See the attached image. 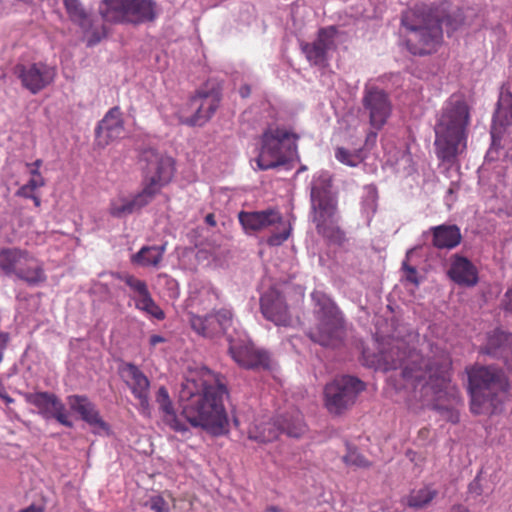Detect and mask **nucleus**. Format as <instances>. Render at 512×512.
I'll list each match as a JSON object with an SVG mask.
<instances>
[{"mask_svg":"<svg viewBox=\"0 0 512 512\" xmlns=\"http://www.w3.org/2000/svg\"><path fill=\"white\" fill-rule=\"evenodd\" d=\"M377 349L372 356L363 352L366 365L383 371L401 368L403 379L415 389L421 386L425 397L431 395L440 400L448 394L450 360L447 354L441 353L436 361H426L415 350H408L406 342L394 338L379 342Z\"/></svg>","mask_w":512,"mask_h":512,"instance_id":"nucleus-1","label":"nucleus"},{"mask_svg":"<svg viewBox=\"0 0 512 512\" xmlns=\"http://www.w3.org/2000/svg\"><path fill=\"white\" fill-rule=\"evenodd\" d=\"M226 394V387L209 370L190 372L179 391L182 414L191 426L215 436L224 435L229 428L223 404Z\"/></svg>","mask_w":512,"mask_h":512,"instance_id":"nucleus-2","label":"nucleus"},{"mask_svg":"<svg viewBox=\"0 0 512 512\" xmlns=\"http://www.w3.org/2000/svg\"><path fill=\"white\" fill-rule=\"evenodd\" d=\"M191 329L202 337L212 338L220 333L226 336L231 358L246 369H271L267 352L255 350L247 334L237 326L232 311L222 308L214 314L201 316L193 310L187 312Z\"/></svg>","mask_w":512,"mask_h":512,"instance_id":"nucleus-3","label":"nucleus"},{"mask_svg":"<svg viewBox=\"0 0 512 512\" xmlns=\"http://www.w3.org/2000/svg\"><path fill=\"white\" fill-rule=\"evenodd\" d=\"M469 107L461 95L453 94L437 114L434 127L436 155L443 162L454 163L467 146Z\"/></svg>","mask_w":512,"mask_h":512,"instance_id":"nucleus-4","label":"nucleus"},{"mask_svg":"<svg viewBox=\"0 0 512 512\" xmlns=\"http://www.w3.org/2000/svg\"><path fill=\"white\" fill-rule=\"evenodd\" d=\"M145 163L146 184L143 190L130 198L119 195L111 200L109 212L112 216L123 218L147 205L174 175L173 159L154 148H148L141 154Z\"/></svg>","mask_w":512,"mask_h":512,"instance_id":"nucleus-5","label":"nucleus"},{"mask_svg":"<svg viewBox=\"0 0 512 512\" xmlns=\"http://www.w3.org/2000/svg\"><path fill=\"white\" fill-rule=\"evenodd\" d=\"M468 379L472 413L500 412L508 391L504 373L493 366H478L468 372Z\"/></svg>","mask_w":512,"mask_h":512,"instance_id":"nucleus-6","label":"nucleus"},{"mask_svg":"<svg viewBox=\"0 0 512 512\" xmlns=\"http://www.w3.org/2000/svg\"><path fill=\"white\" fill-rule=\"evenodd\" d=\"M402 25L408 50L414 55L434 52L442 40V29L438 19L421 9L408 10L402 15Z\"/></svg>","mask_w":512,"mask_h":512,"instance_id":"nucleus-7","label":"nucleus"},{"mask_svg":"<svg viewBox=\"0 0 512 512\" xmlns=\"http://www.w3.org/2000/svg\"><path fill=\"white\" fill-rule=\"evenodd\" d=\"M311 207L313 222L320 234L333 239L339 233L336 226V200L331 190V176L326 171L317 172L311 182Z\"/></svg>","mask_w":512,"mask_h":512,"instance_id":"nucleus-8","label":"nucleus"},{"mask_svg":"<svg viewBox=\"0 0 512 512\" xmlns=\"http://www.w3.org/2000/svg\"><path fill=\"white\" fill-rule=\"evenodd\" d=\"M0 272L29 287H39L47 281L44 263L30 251L18 247L0 248Z\"/></svg>","mask_w":512,"mask_h":512,"instance_id":"nucleus-9","label":"nucleus"},{"mask_svg":"<svg viewBox=\"0 0 512 512\" xmlns=\"http://www.w3.org/2000/svg\"><path fill=\"white\" fill-rule=\"evenodd\" d=\"M296 140V136L284 128L266 129L256 158L258 168L267 170L291 161L296 155Z\"/></svg>","mask_w":512,"mask_h":512,"instance_id":"nucleus-10","label":"nucleus"},{"mask_svg":"<svg viewBox=\"0 0 512 512\" xmlns=\"http://www.w3.org/2000/svg\"><path fill=\"white\" fill-rule=\"evenodd\" d=\"M318 325L309 332L312 341L322 346L335 347L342 336V317L332 300L324 293H312Z\"/></svg>","mask_w":512,"mask_h":512,"instance_id":"nucleus-11","label":"nucleus"},{"mask_svg":"<svg viewBox=\"0 0 512 512\" xmlns=\"http://www.w3.org/2000/svg\"><path fill=\"white\" fill-rule=\"evenodd\" d=\"M239 221L246 233L259 232L274 227L277 231L273 232L268 238V244L271 246L281 245L290 235L289 225L275 209L242 211L239 213Z\"/></svg>","mask_w":512,"mask_h":512,"instance_id":"nucleus-12","label":"nucleus"},{"mask_svg":"<svg viewBox=\"0 0 512 512\" xmlns=\"http://www.w3.org/2000/svg\"><path fill=\"white\" fill-rule=\"evenodd\" d=\"M305 431V424L300 412L281 416V421H261L253 424L248 431L249 438L261 443L270 442L285 432L290 437H299Z\"/></svg>","mask_w":512,"mask_h":512,"instance_id":"nucleus-13","label":"nucleus"},{"mask_svg":"<svg viewBox=\"0 0 512 512\" xmlns=\"http://www.w3.org/2000/svg\"><path fill=\"white\" fill-rule=\"evenodd\" d=\"M364 383L353 376H341L327 384L324 390L325 405L331 413L339 414L352 405Z\"/></svg>","mask_w":512,"mask_h":512,"instance_id":"nucleus-14","label":"nucleus"},{"mask_svg":"<svg viewBox=\"0 0 512 512\" xmlns=\"http://www.w3.org/2000/svg\"><path fill=\"white\" fill-rule=\"evenodd\" d=\"M25 400L35 406L38 412L46 419L55 418L66 427H73L69 414L62 401L54 394L48 392L26 393Z\"/></svg>","mask_w":512,"mask_h":512,"instance_id":"nucleus-15","label":"nucleus"},{"mask_svg":"<svg viewBox=\"0 0 512 512\" xmlns=\"http://www.w3.org/2000/svg\"><path fill=\"white\" fill-rule=\"evenodd\" d=\"M15 73L22 85L33 94L51 84L56 75L55 69L45 63L17 65Z\"/></svg>","mask_w":512,"mask_h":512,"instance_id":"nucleus-16","label":"nucleus"},{"mask_svg":"<svg viewBox=\"0 0 512 512\" xmlns=\"http://www.w3.org/2000/svg\"><path fill=\"white\" fill-rule=\"evenodd\" d=\"M122 376L131 393L138 400L139 412L144 416H150V381L147 376L131 363L126 364L122 368Z\"/></svg>","mask_w":512,"mask_h":512,"instance_id":"nucleus-17","label":"nucleus"},{"mask_svg":"<svg viewBox=\"0 0 512 512\" xmlns=\"http://www.w3.org/2000/svg\"><path fill=\"white\" fill-rule=\"evenodd\" d=\"M220 102L219 89L212 88L210 90H200L191 98L190 105L195 109V113L191 117H181L183 123L189 125H203L215 113Z\"/></svg>","mask_w":512,"mask_h":512,"instance_id":"nucleus-18","label":"nucleus"},{"mask_svg":"<svg viewBox=\"0 0 512 512\" xmlns=\"http://www.w3.org/2000/svg\"><path fill=\"white\" fill-rule=\"evenodd\" d=\"M263 316L277 326H289L291 316L284 298L275 288L266 291L260 298Z\"/></svg>","mask_w":512,"mask_h":512,"instance_id":"nucleus-19","label":"nucleus"},{"mask_svg":"<svg viewBox=\"0 0 512 512\" xmlns=\"http://www.w3.org/2000/svg\"><path fill=\"white\" fill-rule=\"evenodd\" d=\"M364 105L369 110L371 126L380 129L386 123L391 112V105L386 93L376 87L366 88Z\"/></svg>","mask_w":512,"mask_h":512,"instance_id":"nucleus-20","label":"nucleus"},{"mask_svg":"<svg viewBox=\"0 0 512 512\" xmlns=\"http://www.w3.org/2000/svg\"><path fill=\"white\" fill-rule=\"evenodd\" d=\"M335 35L334 27L324 28L319 31L313 43L302 45L307 60L314 65H324L327 61V53L335 47Z\"/></svg>","mask_w":512,"mask_h":512,"instance_id":"nucleus-21","label":"nucleus"},{"mask_svg":"<svg viewBox=\"0 0 512 512\" xmlns=\"http://www.w3.org/2000/svg\"><path fill=\"white\" fill-rule=\"evenodd\" d=\"M125 129L122 113L118 107L111 108L99 122L96 128V139L99 145L105 146L110 142L124 137Z\"/></svg>","mask_w":512,"mask_h":512,"instance_id":"nucleus-22","label":"nucleus"},{"mask_svg":"<svg viewBox=\"0 0 512 512\" xmlns=\"http://www.w3.org/2000/svg\"><path fill=\"white\" fill-rule=\"evenodd\" d=\"M70 409L78 413L83 421L94 428L97 433L108 432L107 423L101 418L95 405L85 396L71 395L67 397Z\"/></svg>","mask_w":512,"mask_h":512,"instance_id":"nucleus-23","label":"nucleus"},{"mask_svg":"<svg viewBox=\"0 0 512 512\" xmlns=\"http://www.w3.org/2000/svg\"><path fill=\"white\" fill-rule=\"evenodd\" d=\"M482 352L503 358L508 368L512 370V334H506L500 329L487 333Z\"/></svg>","mask_w":512,"mask_h":512,"instance_id":"nucleus-24","label":"nucleus"},{"mask_svg":"<svg viewBox=\"0 0 512 512\" xmlns=\"http://www.w3.org/2000/svg\"><path fill=\"white\" fill-rule=\"evenodd\" d=\"M218 295L216 291L208 284L193 282L190 285L189 296L186 300V309L195 311L206 310L215 304Z\"/></svg>","mask_w":512,"mask_h":512,"instance_id":"nucleus-25","label":"nucleus"},{"mask_svg":"<svg viewBox=\"0 0 512 512\" xmlns=\"http://www.w3.org/2000/svg\"><path fill=\"white\" fill-rule=\"evenodd\" d=\"M512 132V94H501L493 118L491 136L493 143L503 132Z\"/></svg>","mask_w":512,"mask_h":512,"instance_id":"nucleus-26","label":"nucleus"},{"mask_svg":"<svg viewBox=\"0 0 512 512\" xmlns=\"http://www.w3.org/2000/svg\"><path fill=\"white\" fill-rule=\"evenodd\" d=\"M156 402L163 413V421L174 431L185 434L188 427L175 413L167 389L161 386L156 394Z\"/></svg>","mask_w":512,"mask_h":512,"instance_id":"nucleus-27","label":"nucleus"},{"mask_svg":"<svg viewBox=\"0 0 512 512\" xmlns=\"http://www.w3.org/2000/svg\"><path fill=\"white\" fill-rule=\"evenodd\" d=\"M128 23L140 24L153 21L158 9L152 0H126Z\"/></svg>","mask_w":512,"mask_h":512,"instance_id":"nucleus-28","label":"nucleus"},{"mask_svg":"<svg viewBox=\"0 0 512 512\" xmlns=\"http://www.w3.org/2000/svg\"><path fill=\"white\" fill-rule=\"evenodd\" d=\"M449 276L460 285L473 286L477 282L476 268L464 257L454 258L449 269Z\"/></svg>","mask_w":512,"mask_h":512,"instance_id":"nucleus-29","label":"nucleus"},{"mask_svg":"<svg viewBox=\"0 0 512 512\" xmlns=\"http://www.w3.org/2000/svg\"><path fill=\"white\" fill-rule=\"evenodd\" d=\"M166 245L143 246L131 256V263L142 268H158L163 260Z\"/></svg>","mask_w":512,"mask_h":512,"instance_id":"nucleus-30","label":"nucleus"},{"mask_svg":"<svg viewBox=\"0 0 512 512\" xmlns=\"http://www.w3.org/2000/svg\"><path fill=\"white\" fill-rule=\"evenodd\" d=\"M126 0H102L99 13L105 22L128 23Z\"/></svg>","mask_w":512,"mask_h":512,"instance_id":"nucleus-31","label":"nucleus"},{"mask_svg":"<svg viewBox=\"0 0 512 512\" xmlns=\"http://www.w3.org/2000/svg\"><path fill=\"white\" fill-rule=\"evenodd\" d=\"M432 231L433 244L437 248L452 249L460 243L461 233L455 225H440L432 228Z\"/></svg>","mask_w":512,"mask_h":512,"instance_id":"nucleus-32","label":"nucleus"},{"mask_svg":"<svg viewBox=\"0 0 512 512\" xmlns=\"http://www.w3.org/2000/svg\"><path fill=\"white\" fill-rule=\"evenodd\" d=\"M63 3L71 21L79 25L85 33H89L91 29V19L83 8L80 0H63Z\"/></svg>","mask_w":512,"mask_h":512,"instance_id":"nucleus-33","label":"nucleus"},{"mask_svg":"<svg viewBox=\"0 0 512 512\" xmlns=\"http://www.w3.org/2000/svg\"><path fill=\"white\" fill-rule=\"evenodd\" d=\"M135 307L157 320H163L165 318L164 311L153 300L150 292L140 299H137L135 301Z\"/></svg>","mask_w":512,"mask_h":512,"instance_id":"nucleus-34","label":"nucleus"},{"mask_svg":"<svg viewBox=\"0 0 512 512\" xmlns=\"http://www.w3.org/2000/svg\"><path fill=\"white\" fill-rule=\"evenodd\" d=\"M135 307L157 320H163L165 318L164 311L153 300L150 292L140 299H137L135 301Z\"/></svg>","mask_w":512,"mask_h":512,"instance_id":"nucleus-35","label":"nucleus"},{"mask_svg":"<svg viewBox=\"0 0 512 512\" xmlns=\"http://www.w3.org/2000/svg\"><path fill=\"white\" fill-rule=\"evenodd\" d=\"M436 495L437 491L431 486L413 490L408 498V505L414 508H422L430 503Z\"/></svg>","mask_w":512,"mask_h":512,"instance_id":"nucleus-36","label":"nucleus"},{"mask_svg":"<svg viewBox=\"0 0 512 512\" xmlns=\"http://www.w3.org/2000/svg\"><path fill=\"white\" fill-rule=\"evenodd\" d=\"M119 279L124 282L132 291L131 298L134 300V302L137 299H140L141 297L145 296L147 293H149L148 286L145 281L135 277L131 274H121L119 275Z\"/></svg>","mask_w":512,"mask_h":512,"instance_id":"nucleus-37","label":"nucleus"},{"mask_svg":"<svg viewBox=\"0 0 512 512\" xmlns=\"http://www.w3.org/2000/svg\"><path fill=\"white\" fill-rule=\"evenodd\" d=\"M377 190L374 186H366L364 188V194L361 202V210L362 213L367 218V221H370L373 214L377 209Z\"/></svg>","mask_w":512,"mask_h":512,"instance_id":"nucleus-38","label":"nucleus"},{"mask_svg":"<svg viewBox=\"0 0 512 512\" xmlns=\"http://www.w3.org/2000/svg\"><path fill=\"white\" fill-rule=\"evenodd\" d=\"M335 158L350 167H356L362 162L360 151H349L343 147H337L335 150Z\"/></svg>","mask_w":512,"mask_h":512,"instance_id":"nucleus-39","label":"nucleus"},{"mask_svg":"<svg viewBox=\"0 0 512 512\" xmlns=\"http://www.w3.org/2000/svg\"><path fill=\"white\" fill-rule=\"evenodd\" d=\"M154 512H170V505L160 494H152L143 504Z\"/></svg>","mask_w":512,"mask_h":512,"instance_id":"nucleus-40","label":"nucleus"},{"mask_svg":"<svg viewBox=\"0 0 512 512\" xmlns=\"http://www.w3.org/2000/svg\"><path fill=\"white\" fill-rule=\"evenodd\" d=\"M10 337L8 333L0 332V363L4 358V351L6 350ZM0 398H2L7 404L13 402V399L5 392V388L0 381Z\"/></svg>","mask_w":512,"mask_h":512,"instance_id":"nucleus-41","label":"nucleus"},{"mask_svg":"<svg viewBox=\"0 0 512 512\" xmlns=\"http://www.w3.org/2000/svg\"><path fill=\"white\" fill-rule=\"evenodd\" d=\"M343 461L348 466L365 467L368 465L367 460L359 454L356 449H352L349 446L347 447V453L343 457Z\"/></svg>","mask_w":512,"mask_h":512,"instance_id":"nucleus-42","label":"nucleus"},{"mask_svg":"<svg viewBox=\"0 0 512 512\" xmlns=\"http://www.w3.org/2000/svg\"><path fill=\"white\" fill-rule=\"evenodd\" d=\"M41 165L42 160L40 159H37L33 163H26V168L30 175V179L28 181H36L37 183L39 182V188L45 185V180L39 171Z\"/></svg>","mask_w":512,"mask_h":512,"instance_id":"nucleus-43","label":"nucleus"},{"mask_svg":"<svg viewBox=\"0 0 512 512\" xmlns=\"http://www.w3.org/2000/svg\"><path fill=\"white\" fill-rule=\"evenodd\" d=\"M37 189H39V182L37 183L36 181H28L18 189L17 195L31 199L34 197Z\"/></svg>","mask_w":512,"mask_h":512,"instance_id":"nucleus-44","label":"nucleus"},{"mask_svg":"<svg viewBox=\"0 0 512 512\" xmlns=\"http://www.w3.org/2000/svg\"><path fill=\"white\" fill-rule=\"evenodd\" d=\"M163 278L165 280V285L168 290V296L172 299L178 298L180 295L178 282L167 275H163Z\"/></svg>","mask_w":512,"mask_h":512,"instance_id":"nucleus-45","label":"nucleus"},{"mask_svg":"<svg viewBox=\"0 0 512 512\" xmlns=\"http://www.w3.org/2000/svg\"><path fill=\"white\" fill-rule=\"evenodd\" d=\"M403 269L405 271V280L414 286H418L420 279L415 268L408 266L405 262L403 263Z\"/></svg>","mask_w":512,"mask_h":512,"instance_id":"nucleus-46","label":"nucleus"},{"mask_svg":"<svg viewBox=\"0 0 512 512\" xmlns=\"http://www.w3.org/2000/svg\"><path fill=\"white\" fill-rule=\"evenodd\" d=\"M106 35V31L105 29L102 27L101 31H93L91 33V36L88 37L87 39V44L89 46H93L95 44H97L102 37H104Z\"/></svg>","mask_w":512,"mask_h":512,"instance_id":"nucleus-47","label":"nucleus"},{"mask_svg":"<svg viewBox=\"0 0 512 512\" xmlns=\"http://www.w3.org/2000/svg\"><path fill=\"white\" fill-rule=\"evenodd\" d=\"M442 413L445 419L452 423H457L459 421V414L454 409L446 408L442 410Z\"/></svg>","mask_w":512,"mask_h":512,"instance_id":"nucleus-48","label":"nucleus"},{"mask_svg":"<svg viewBox=\"0 0 512 512\" xmlns=\"http://www.w3.org/2000/svg\"><path fill=\"white\" fill-rule=\"evenodd\" d=\"M504 305H505L506 310H509L512 312V288L509 289L505 294Z\"/></svg>","mask_w":512,"mask_h":512,"instance_id":"nucleus-49","label":"nucleus"},{"mask_svg":"<svg viewBox=\"0 0 512 512\" xmlns=\"http://www.w3.org/2000/svg\"><path fill=\"white\" fill-rule=\"evenodd\" d=\"M164 341H165L164 337H162L160 335H152L149 338V344L152 347H155L156 345H158L159 343H163Z\"/></svg>","mask_w":512,"mask_h":512,"instance_id":"nucleus-50","label":"nucleus"},{"mask_svg":"<svg viewBox=\"0 0 512 512\" xmlns=\"http://www.w3.org/2000/svg\"><path fill=\"white\" fill-rule=\"evenodd\" d=\"M21 512H44V509L40 506L30 505L27 508L21 510Z\"/></svg>","mask_w":512,"mask_h":512,"instance_id":"nucleus-51","label":"nucleus"},{"mask_svg":"<svg viewBox=\"0 0 512 512\" xmlns=\"http://www.w3.org/2000/svg\"><path fill=\"white\" fill-rule=\"evenodd\" d=\"M452 512H470L468 508L463 505H455L452 508Z\"/></svg>","mask_w":512,"mask_h":512,"instance_id":"nucleus-52","label":"nucleus"},{"mask_svg":"<svg viewBox=\"0 0 512 512\" xmlns=\"http://www.w3.org/2000/svg\"><path fill=\"white\" fill-rule=\"evenodd\" d=\"M240 94L242 97H247L250 94V87L245 85L240 88Z\"/></svg>","mask_w":512,"mask_h":512,"instance_id":"nucleus-53","label":"nucleus"},{"mask_svg":"<svg viewBox=\"0 0 512 512\" xmlns=\"http://www.w3.org/2000/svg\"><path fill=\"white\" fill-rule=\"evenodd\" d=\"M205 221H206L207 224H209L211 226H214L216 224V221L214 219V215L213 214L206 215Z\"/></svg>","mask_w":512,"mask_h":512,"instance_id":"nucleus-54","label":"nucleus"},{"mask_svg":"<svg viewBox=\"0 0 512 512\" xmlns=\"http://www.w3.org/2000/svg\"><path fill=\"white\" fill-rule=\"evenodd\" d=\"M267 511L269 512H287V511H284L282 510L281 508L277 507V506H270Z\"/></svg>","mask_w":512,"mask_h":512,"instance_id":"nucleus-55","label":"nucleus"},{"mask_svg":"<svg viewBox=\"0 0 512 512\" xmlns=\"http://www.w3.org/2000/svg\"><path fill=\"white\" fill-rule=\"evenodd\" d=\"M31 199L33 200L35 206H37V207L40 206L41 200L36 194Z\"/></svg>","mask_w":512,"mask_h":512,"instance_id":"nucleus-56","label":"nucleus"},{"mask_svg":"<svg viewBox=\"0 0 512 512\" xmlns=\"http://www.w3.org/2000/svg\"><path fill=\"white\" fill-rule=\"evenodd\" d=\"M375 138H376V133H371L368 135L367 141H370L371 139H375Z\"/></svg>","mask_w":512,"mask_h":512,"instance_id":"nucleus-57","label":"nucleus"},{"mask_svg":"<svg viewBox=\"0 0 512 512\" xmlns=\"http://www.w3.org/2000/svg\"><path fill=\"white\" fill-rule=\"evenodd\" d=\"M475 484H476V483H472V484H470V489H473V487H474V485H475Z\"/></svg>","mask_w":512,"mask_h":512,"instance_id":"nucleus-58","label":"nucleus"},{"mask_svg":"<svg viewBox=\"0 0 512 512\" xmlns=\"http://www.w3.org/2000/svg\"><path fill=\"white\" fill-rule=\"evenodd\" d=\"M306 169L305 166L301 167V169L299 171H304Z\"/></svg>","mask_w":512,"mask_h":512,"instance_id":"nucleus-59","label":"nucleus"}]
</instances>
